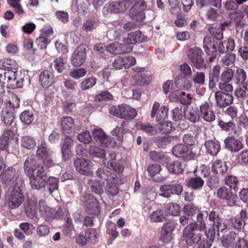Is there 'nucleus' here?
Listing matches in <instances>:
<instances>
[{"label":"nucleus","mask_w":248,"mask_h":248,"mask_svg":"<svg viewBox=\"0 0 248 248\" xmlns=\"http://www.w3.org/2000/svg\"><path fill=\"white\" fill-rule=\"evenodd\" d=\"M16 183L13 190L7 196L6 201L9 208L16 209L18 208L24 202V197L22 192L24 187V181L18 178L16 179Z\"/></svg>","instance_id":"obj_1"},{"label":"nucleus","mask_w":248,"mask_h":248,"mask_svg":"<svg viewBox=\"0 0 248 248\" xmlns=\"http://www.w3.org/2000/svg\"><path fill=\"white\" fill-rule=\"evenodd\" d=\"M38 170L27 175L30 179L31 187L35 190H40L45 187L48 180V176L44 167H38Z\"/></svg>","instance_id":"obj_2"},{"label":"nucleus","mask_w":248,"mask_h":248,"mask_svg":"<svg viewBox=\"0 0 248 248\" xmlns=\"http://www.w3.org/2000/svg\"><path fill=\"white\" fill-rule=\"evenodd\" d=\"M2 65L6 68L3 69L4 71H12L14 74V77L11 79L12 81L14 80L15 82L19 81L22 83V87L24 84L28 83L29 76L16 70L18 65L15 61L10 59L4 60L2 62Z\"/></svg>","instance_id":"obj_3"},{"label":"nucleus","mask_w":248,"mask_h":248,"mask_svg":"<svg viewBox=\"0 0 248 248\" xmlns=\"http://www.w3.org/2000/svg\"><path fill=\"white\" fill-rule=\"evenodd\" d=\"M15 99L16 104L11 101L9 102L1 112V120L6 125L12 124L15 119L16 108H17L19 107V100L16 96H15Z\"/></svg>","instance_id":"obj_4"},{"label":"nucleus","mask_w":248,"mask_h":248,"mask_svg":"<svg viewBox=\"0 0 248 248\" xmlns=\"http://www.w3.org/2000/svg\"><path fill=\"white\" fill-rule=\"evenodd\" d=\"M222 246L225 248H232L235 246V248H244L245 246V240L241 238L234 232L230 233L224 236L221 239Z\"/></svg>","instance_id":"obj_5"},{"label":"nucleus","mask_w":248,"mask_h":248,"mask_svg":"<svg viewBox=\"0 0 248 248\" xmlns=\"http://www.w3.org/2000/svg\"><path fill=\"white\" fill-rule=\"evenodd\" d=\"M195 225L189 224L183 231V237L188 246H194L198 244L202 239V234L196 232Z\"/></svg>","instance_id":"obj_6"},{"label":"nucleus","mask_w":248,"mask_h":248,"mask_svg":"<svg viewBox=\"0 0 248 248\" xmlns=\"http://www.w3.org/2000/svg\"><path fill=\"white\" fill-rule=\"evenodd\" d=\"M202 51L201 49L194 47L189 49L187 56L193 65L198 69L206 68V64L202 57Z\"/></svg>","instance_id":"obj_7"},{"label":"nucleus","mask_w":248,"mask_h":248,"mask_svg":"<svg viewBox=\"0 0 248 248\" xmlns=\"http://www.w3.org/2000/svg\"><path fill=\"white\" fill-rule=\"evenodd\" d=\"M86 46L84 44L79 45L74 51L71 61L72 65L78 67L82 65L87 58Z\"/></svg>","instance_id":"obj_8"},{"label":"nucleus","mask_w":248,"mask_h":248,"mask_svg":"<svg viewBox=\"0 0 248 248\" xmlns=\"http://www.w3.org/2000/svg\"><path fill=\"white\" fill-rule=\"evenodd\" d=\"M208 220L212 222L211 225L216 227L217 235L219 236V232H223L227 229V225L224 219L221 217L219 212L212 210L208 213Z\"/></svg>","instance_id":"obj_9"},{"label":"nucleus","mask_w":248,"mask_h":248,"mask_svg":"<svg viewBox=\"0 0 248 248\" xmlns=\"http://www.w3.org/2000/svg\"><path fill=\"white\" fill-rule=\"evenodd\" d=\"M173 154L179 157H183L186 160L195 159L196 154L193 152L189 148L183 144H178L172 149Z\"/></svg>","instance_id":"obj_10"},{"label":"nucleus","mask_w":248,"mask_h":248,"mask_svg":"<svg viewBox=\"0 0 248 248\" xmlns=\"http://www.w3.org/2000/svg\"><path fill=\"white\" fill-rule=\"evenodd\" d=\"M14 73L10 71H4L0 69V86H3L5 83L13 89L22 87V83L19 81L15 82L11 79L14 77Z\"/></svg>","instance_id":"obj_11"},{"label":"nucleus","mask_w":248,"mask_h":248,"mask_svg":"<svg viewBox=\"0 0 248 248\" xmlns=\"http://www.w3.org/2000/svg\"><path fill=\"white\" fill-rule=\"evenodd\" d=\"M161 193L160 196L165 197H170L172 195H180L183 191L182 186L178 184L172 185H163L159 188Z\"/></svg>","instance_id":"obj_12"},{"label":"nucleus","mask_w":248,"mask_h":248,"mask_svg":"<svg viewBox=\"0 0 248 248\" xmlns=\"http://www.w3.org/2000/svg\"><path fill=\"white\" fill-rule=\"evenodd\" d=\"M175 228V223L170 221L166 223L162 227L160 232V240L163 243H169L173 238L172 232Z\"/></svg>","instance_id":"obj_13"},{"label":"nucleus","mask_w":248,"mask_h":248,"mask_svg":"<svg viewBox=\"0 0 248 248\" xmlns=\"http://www.w3.org/2000/svg\"><path fill=\"white\" fill-rule=\"evenodd\" d=\"M74 165L77 171L79 173L89 175L91 173L89 170L93 166V163L88 159L78 157L75 160Z\"/></svg>","instance_id":"obj_14"},{"label":"nucleus","mask_w":248,"mask_h":248,"mask_svg":"<svg viewBox=\"0 0 248 248\" xmlns=\"http://www.w3.org/2000/svg\"><path fill=\"white\" fill-rule=\"evenodd\" d=\"M146 7L147 6L144 1H141L139 4L137 3L133 5L129 11L130 16L132 19L139 21H142L145 19V15L143 12Z\"/></svg>","instance_id":"obj_15"},{"label":"nucleus","mask_w":248,"mask_h":248,"mask_svg":"<svg viewBox=\"0 0 248 248\" xmlns=\"http://www.w3.org/2000/svg\"><path fill=\"white\" fill-rule=\"evenodd\" d=\"M215 97L217 105L220 108H224L230 105L233 100L232 94L221 91L216 92Z\"/></svg>","instance_id":"obj_16"},{"label":"nucleus","mask_w":248,"mask_h":248,"mask_svg":"<svg viewBox=\"0 0 248 248\" xmlns=\"http://www.w3.org/2000/svg\"><path fill=\"white\" fill-rule=\"evenodd\" d=\"M200 117L207 122H212L216 119V115L212 107L206 102H202L200 106Z\"/></svg>","instance_id":"obj_17"},{"label":"nucleus","mask_w":248,"mask_h":248,"mask_svg":"<svg viewBox=\"0 0 248 248\" xmlns=\"http://www.w3.org/2000/svg\"><path fill=\"white\" fill-rule=\"evenodd\" d=\"M132 46L127 45L124 41V43L120 44L118 42H115L106 47V50L109 53L113 54L129 52L132 51Z\"/></svg>","instance_id":"obj_18"},{"label":"nucleus","mask_w":248,"mask_h":248,"mask_svg":"<svg viewBox=\"0 0 248 248\" xmlns=\"http://www.w3.org/2000/svg\"><path fill=\"white\" fill-rule=\"evenodd\" d=\"M199 14L203 20L210 22L216 21L220 16L219 10L211 7L200 11Z\"/></svg>","instance_id":"obj_19"},{"label":"nucleus","mask_w":248,"mask_h":248,"mask_svg":"<svg viewBox=\"0 0 248 248\" xmlns=\"http://www.w3.org/2000/svg\"><path fill=\"white\" fill-rule=\"evenodd\" d=\"M159 103L155 102L153 104L151 113L152 118L156 116V121L157 122H162L166 118L169 110L168 107L166 106L162 107L159 109Z\"/></svg>","instance_id":"obj_20"},{"label":"nucleus","mask_w":248,"mask_h":248,"mask_svg":"<svg viewBox=\"0 0 248 248\" xmlns=\"http://www.w3.org/2000/svg\"><path fill=\"white\" fill-rule=\"evenodd\" d=\"M19 229H16L14 231L15 236L19 239L25 238V235H30L32 233V224L28 222H23L19 224Z\"/></svg>","instance_id":"obj_21"},{"label":"nucleus","mask_w":248,"mask_h":248,"mask_svg":"<svg viewBox=\"0 0 248 248\" xmlns=\"http://www.w3.org/2000/svg\"><path fill=\"white\" fill-rule=\"evenodd\" d=\"M38 209L41 216L45 217L46 220H51L56 217L55 210L48 206L44 200H41L39 202Z\"/></svg>","instance_id":"obj_22"},{"label":"nucleus","mask_w":248,"mask_h":248,"mask_svg":"<svg viewBox=\"0 0 248 248\" xmlns=\"http://www.w3.org/2000/svg\"><path fill=\"white\" fill-rule=\"evenodd\" d=\"M38 166L43 167L42 165L36 163L35 157L34 156H29L27 157L24 162V171L27 175H28L38 170Z\"/></svg>","instance_id":"obj_23"},{"label":"nucleus","mask_w":248,"mask_h":248,"mask_svg":"<svg viewBox=\"0 0 248 248\" xmlns=\"http://www.w3.org/2000/svg\"><path fill=\"white\" fill-rule=\"evenodd\" d=\"M208 215V212L207 211H198V214L197 215V222L191 223L190 224L195 225V228L202 232L204 231L206 229V219Z\"/></svg>","instance_id":"obj_24"},{"label":"nucleus","mask_w":248,"mask_h":248,"mask_svg":"<svg viewBox=\"0 0 248 248\" xmlns=\"http://www.w3.org/2000/svg\"><path fill=\"white\" fill-rule=\"evenodd\" d=\"M225 147L231 152H237L243 148L242 142L232 137H229L224 140Z\"/></svg>","instance_id":"obj_25"},{"label":"nucleus","mask_w":248,"mask_h":248,"mask_svg":"<svg viewBox=\"0 0 248 248\" xmlns=\"http://www.w3.org/2000/svg\"><path fill=\"white\" fill-rule=\"evenodd\" d=\"M125 11L124 6L121 1H113L106 4L104 9V13H118Z\"/></svg>","instance_id":"obj_26"},{"label":"nucleus","mask_w":248,"mask_h":248,"mask_svg":"<svg viewBox=\"0 0 248 248\" xmlns=\"http://www.w3.org/2000/svg\"><path fill=\"white\" fill-rule=\"evenodd\" d=\"M120 118L124 119H134L137 114L135 109L125 104L120 105Z\"/></svg>","instance_id":"obj_27"},{"label":"nucleus","mask_w":248,"mask_h":248,"mask_svg":"<svg viewBox=\"0 0 248 248\" xmlns=\"http://www.w3.org/2000/svg\"><path fill=\"white\" fill-rule=\"evenodd\" d=\"M213 37L206 36L204 37L203 42V46L204 51L208 55H213L217 52V47Z\"/></svg>","instance_id":"obj_28"},{"label":"nucleus","mask_w":248,"mask_h":248,"mask_svg":"<svg viewBox=\"0 0 248 248\" xmlns=\"http://www.w3.org/2000/svg\"><path fill=\"white\" fill-rule=\"evenodd\" d=\"M221 67L219 64L215 65L209 73V88L213 89L218 81Z\"/></svg>","instance_id":"obj_29"},{"label":"nucleus","mask_w":248,"mask_h":248,"mask_svg":"<svg viewBox=\"0 0 248 248\" xmlns=\"http://www.w3.org/2000/svg\"><path fill=\"white\" fill-rule=\"evenodd\" d=\"M61 126L63 132L72 133L75 131V124L74 120L70 117H63L61 120Z\"/></svg>","instance_id":"obj_30"},{"label":"nucleus","mask_w":248,"mask_h":248,"mask_svg":"<svg viewBox=\"0 0 248 248\" xmlns=\"http://www.w3.org/2000/svg\"><path fill=\"white\" fill-rule=\"evenodd\" d=\"M124 40L127 45L131 46V45L142 42L145 40V36L141 32L136 31L129 34L127 38Z\"/></svg>","instance_id":"obj_31"},{"label":"nucleus","mask_w":248,"mask_h":248,"mask_svg":"<svg viewBox=\"0 0 248 248\" xmlns=\"http://www.w3.org/2000/svg\"><path fill=\"white\" fill-rule=\"evenodd\" d=\"M235 46L234 40L232 38H228L221 41L218 46V50L220 53H224L234 51Z\"/></svg>","instance_id":"obj_32"},{"label":"nucleus","mask_w":248,"mask_h":248,"mask_svg":"<svg viewBox=\"0 0 248 248\" xmlns=\"http://www.w3.org/2000/svg\"><path fill=\"white\" fill-rule=\"evenodd\" d=\"M54 76L52 73L48 70L42 72L39 76V81L43 87L50 86L53 83Z\"/></svg>","instance_id":"obj_33"},{"label":"nucleus","mask_w":248,"mask_h":248,"mask_svg":"<svg viewBox=\"0 0 248 248\" xmlns=\"http://www.w3.org/2000/svg\"><path fill=\"white\" fill-rule=\"evenodd\" d=\"M52 154V151L47 148V145L45 142L41 141L38 144L36 155L39 159H42L46 156H50Z\"/></svg>","instance_id":"obj_34"},{"label":"nucleus","mask_w":248,"mask_h":248,"mask_svg":"<svg viewBox=\"0 0 248 248\" xmlns=\"http://www.w3.org/2000/svg\"><path fill=\"white\" fill-rule=\"evenodd\" d=\"M172 95L183 105H188L192 102V97L191 95L189 93H186L184 92L178 91L173 93Z\"/></svg>","instance_id":"obj_35"},{"label":"nucleus","mask_w":248,"mask_h":248,"mask_svg":"<svg viewBox=\"0 0 248 248\" xmlns=\"http://www.w3.org/2000/svg\"><path fill=\"white\" fill-rule=\"evenodd\" d=\"M206 153L215 156L217 155L220 150V146L218 142H216L212 140H208L204 143Z\"/></svg>","instance_id":"obj_36"},{"label":"nucleus","mask_w":248,"mask_h":248,"mask_svg":"<svg viewBox=\"0 0 248 248\" xmlns=\"http://www.w3.org/2000/svg\"><path fill=\"white\" fill-rule=\"evenodd\" d=\"M15 133L10 130H5L0 138V150H5L8 147L9 142L13 138Z\"/></svg>","instance_id":"obj_37"},{"label":"nucleus","mask_w":248,"mask_h":248,"mask_svg":"<svg viewBox=\"0 0 248 248\" xmlns=\"http://www.w3.org/2000/svg\"><path fill=\"white\" fill-rule=\"evenodd\" d=\"M184 166L179 161H172L167 164V169L168 171L173 174L182 173L184 170Z\"/></svg>","instance_id":"obj_38"},{"label":"nucleus","mask_w":248,"mask_h":248,"mask_svg":"<svg viewBox=\"0 0 248 248\" xmlns=\"http://www.w3.org/2000/svg\"><path fill=\"white\" fill-rule=\"evenodd\" d=\"M99 26V22L92 18H88L84 20L82 23V30L86 32H93Z\"/></svg>","instance_id":"obj_39"},{"label":"nucleus","mask_w":248,"mask_h":248,"mask_svg":"<svg viewBox=\"0 0 248 248\" xmlns=\"http://www.w3.org/2000/svg\"><path fill=\"white\" fill-rule=\"evenodd\" d=\"M96 175L100 179L107 181V183L114 181L115 175L108 170L103 168H99L95 172Z\"/></svg>","instance_id":"obj_40"},{"label":"nucleus","mask_w":248,"mask_h":248,"mask_svg":"<svg viewBox=\"0 0 248 248\" xmlns=\"http://www.w3.org/2000/svg\"><path fill=\"white\" fill-rule=\"evenodd\" d=\"M186 119L191 122L195 123L198 122L200 118V110L198 108H191L188 109L185 114Z\"/></svg>","instance_id":"obj_41"},{"label":"nucleus","mask_w":248,"mask_h":248,"mask_svg":"<svg viewBox=\"0 0 248 248\" xmlns=\"http://www.w3.org/2000/svg\"><path fill=\"white\" fill-rule=\"evenodd\" d=\"M15 176V170L13 167H9L3 170L1 175V180L3 183L10 184Z\"/></svg>","instance_id":"obj_42"},{"label":"nucleus","mask_w":248,"mask_h":248,"mask_svg":"<svg viewBox=\"0 0 248 248\" xmlns=\"http://www.w3.org/2000/svg\"><path fill=\"white\" fill-rule=\"evenodd\" d=\"M36 144L35 139L30 136H25L21 137L20 139L21 146L27 150H31L33 148Z\"/></svg>","instance_id":"obj_43"},{"label":"nucleus","mask_w":248,"mask_h":248,"mask_svg":"<svg viewBox=\"0 0 248 248\" xmlns=\"http://www.w3.org/2000/svg\"><path fill=\"white\" fill-rule=\"evenodd\" d=\"M177 136H165L162 137L157 138L156 140V145L161 148H165L166 146L172 141L178 139Z\"/></svg>","instance_id":"obj_44"},{"label":"nucleus","mask_w":248,"mask_h":248,"mask_svg":"<svg viewBox=\"0 0 248 248\" xmlns=\"http://www.w3.org/2000/svg\"><path fill=\"white\" fill-rule=\"evenodd\" d=\"M212 171L214 173H223L227 170L228 167L226 163L220 160L215 161L212 166Z\"/></svg>","instance_id":"obj_45"},{"label":"nucleus","mask_w":248,"mask_h":248,"mask_svg":"<svg viewBox=\"0 0 248 248\" xmlns=\"http://www.w3.org/2000/svg\"><path fill=\"white\" fill-rule=\"evenodd\" d=\"M217 198L220 199L230 201L233 194L231 191V189L225 186H222L217 190Z\"/></svg>","instance_id":"obj_46"},{"label":"nucleus","mask_w":248,"mask_h":248,"mask_svg":"<svg viewBox=\"0 0 248 248\" xmlns=\"http://www.w3.org/2000/svg\"><path fill=\"white\" fill-rule=\"evenodd\" d=\"M247 73L245 71L240 68H238L234 74V80L236 84L244 85L247 79Z\"/></svg>","instance_id":"obj_47"},{"label":"nucleus","mask_w":248,"mask_h":248,"mask_svg":"<svg viewBox=\"0 0 248 248\" xmlns=\"http://www.w3.org/2000/svg\"><path fill=\"white\" fill-rule=\"evenodd\" d=\"M175 85L177 88L186 90H188L192 87V84L188 79L180 77L176 78Z\"/></svg>","instance_id":"obj_48"},{"label":"nucleus","mask_w":248,"mask_h":248,"mask_svg":"<svg viewBox=\"0 0 248 248\" xmlns=\"http://www.w3.org/2000/svg\"><path fill=\"white\" fill-rule=\"evenodd\" d=\"M204 181L199 176H195L190 178L188 181L187 186L194 190L200 189L204 185Z\"/></svg>","instance_id":"obj_49"},{"label":"nucleus","mask_w":248,"mask_h":248,"mask_svg":"<svg viewBox=\"0 0 248 248\" xmlns=\"http://www.w3.org/2000/svg\"><path fill=\"white\" fill-rule=\"evenodd\" d=\"M59 179L54 177H48L46 190L50 194L57 191L58 189Z\"/></svg>","instance_id":"obj_50"},{"label":"nucleus","mask_w":248,"mask_h":248,"mask_svg":"<svg viewBox=\"0 0 248 248\" xmlns=\"http://www.w3.org/2000/svg\"><path fill=\"white\" fill-rule=\"evenodd\" d=\"M88 152L90 156L100 158H103L105 154L104 150L94 145L90 146L88 148Z\"/></svg>","instance_id":"obj_51"},{"label":"nucleus","mask_w":248,"mask_h":248,"mask_svg":"<svg viewBox=\"0 0 248 248\" xmlns=\"http://www.w3.org/2000/svg\"><path fill=\"white\" fill-rule=\"evenodd\" d=\"M88 184L93 192L99 195L103 193V186L98 181L90 180L88 181Z\"/></svg>","instance_id":"obj_52"},{"label":"nucleus","mask_w":248,"mask_h":248,"mask_svg":"<svg viewBox=\"0 0 248 248\" xmlns=\"http://www.w3.org/2000/svg\"><path fill=\"white\" fill-rule=\"evenodd\" d=\"M116 155L113 151H110L108 152V155H106L105 154L104 156L103 157V163L104 165L108 168L110 169L111 166H112L113 161L115 160Z\"/></svg>","instance_id":"obj_53"},{"label":"nucleus","mask_w":248,"mask_h":248,"mask_svg":"<svg viewBox=\"0 0 248 248\" xmlns=\"http://www.w3.org/2000/svg\"><path fill=\"white\" fill-rule=\"evenodd\" d=\"M225 181V184L229 186L230 189H232L235 191L238 190L239 181L236 177L232 175L227 176Z\"/></svg>","instance_id":"obj_54"},{"label":"nucleus","mask_w":248,"mask_h":248,"mask_svg":"<svg viewBox=\"0 0 248 248\" xmlns=\"http://www.w3.org/2000/svg\"><path fill=\"white\" fill-rule=\"evenodd\" d=\"M20 119L24 124H29L33 121L34 115L32 111L25 110L21 113Z\"/></svg>","instance_id":"obj_55"},{"label":"nucleus","mask_w":248,"mask_h":248,"mask_svg":"<svg viewBox=\"0 0 248 248\" xmlns=\"http://www.w3.org/2000/svg\"><path fill=\"white\" fill-rule=\"evenodd\" d=\"M96 83V79L93 77L85 78L80 83V88L82 90H86L93 87Z\"/></svg>","instance_id":"obj_56"},{"label":"nucleus","mask_w":248,"mask_h":248,"mask_svg":"<svg viewBox=\"0 0 248 248\" xmlns=\"http://www.w3.org/2000/svg\"><path fill=\"white\" fill-rule=\"evenodd\" d=\"M87 70L83 68H75L69 73L70 76L75 79H78L87 74Z\"/></svg>","instance_id":"obj_57"},{"label":"nucleus","mask_w":248,"mask_h":248,"mask_svg":"<svg viewBox=\"0 0 248 248\" xmlns=\"http://www.w3.org/2000/svg\"><path fill=\"white\" fill-rule=\"evenodd\" d=\"M208 31L210 34L212 35L211 37H213L214 40L216 39L217 40H220L223 39V32L218 27L212 26L209 28Z\"/></svg>","instance_id":"obj_58"},{"label":"nucleus","mask_w":248,"mask_h":248,"mask_svg":"<svg viewBox=\"0 0 248 248\" xmlns=\"http://www.w3.org/2000/svg\"><path fill=\"white\" fill-rule=\"evenodd\" d=\"M158 125L159 132L163 134L169 133L171 131L172 124L168 122H159Z\"/></svg>","instance_id":"obj_59"},{"label":"nucleus","mask_w":248,"mask_h":248,"mask_svg":"<svg viewBox=\"0 0 248 248\" xmlns=\"http://www.w3.org/2000/svg\"><path fill=\"white\" fill-rule=\"evenodd\" d=\"M235 57V54L234 53L227 54L221 58L220 62L225 66H229L233 63Z\"/></svg>","instance_id":"obj_60"},{"label":"nucleus","mask_w":248,"mask_h":248,"mask_svg":"<svg viewBox=\"0 0 248 248\" xmlns=\"http://www.w3.org/2000/svg\"><path fill=\"white\" fill-rule=\"evenodd\" d=\"M234 73L232 69L227 68L224 70L220 75V79L223 82H230L232 79Z\"/></svg>","instance_id":"obj_61"},{"label":"nucleus","mask_w":248,"mask_h":248,"mask_svg":"<svg viewBox=\"0 0 248 248\" xmlns=\"http://www.w3.org/2000/svg\"><path fill=\"white\" fill-rule=\"evenodd\" d=\"M99 143L102 146L108 148L113 147L116 145L115 140L112 138L107 136L106 135Z\"/></svg>","instance_id":"obj_62"},{"label":"nucleus","mask_w":248,"mask_h":248,"mask_svg":"<svg viewBox=\"0 0 248 248\" xmlns=\"http://www.w3.org/2000/svg\"><path fill=\"white\" fill-rule=\"evenodd\" d=\"M138 128L141 129L146 133L154 135L156 133L155 128L148 123H142L138 124Z\"/></svg>","instance_id":"obj_63"},{"label":"nucleus","mask_w":248,"mask_h":248,"mask_svg":"<svg viewBox=\"0 0 248 248\" xmlns=\"http://www.w3.org/2000/svg\"><path fill=\"white\" fill-rule=\"evenodd\" d=\"M132 77L138 79L136 84L139 85L148 84L150 81L149 78H147L145 74L137 73Z\"/></svg>","instance_id":"obj_64"}]
</instances>
